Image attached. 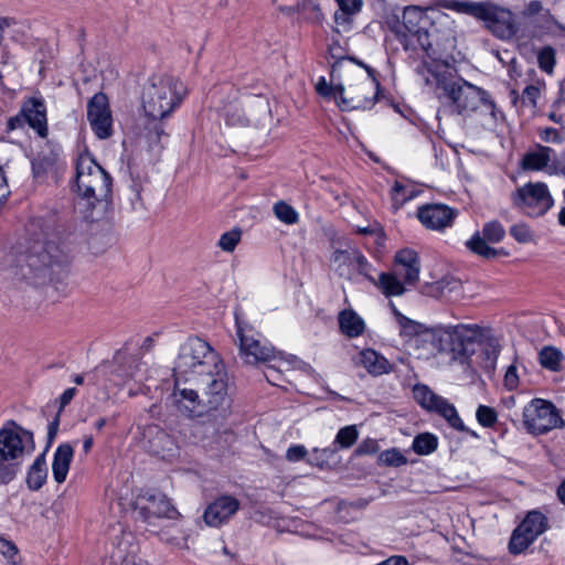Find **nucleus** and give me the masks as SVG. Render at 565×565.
<instances>
[{
    "label": "nucleus",
    "mask_w": 565,
    "mask_h": 565,
    "mask_svg": "<svg viewBox=\"0 0 565 565\" xmlns=\"http://www.w3.org/2000/svg\"><path fill=\"white\" fill-rule=\"evenodd\" d=\"M397 323L399 326L402 337L413 338L429 333L428 329L423 323L412 320L403 313L397 315Z\"/></svg>",
    "instance_id": "58836bf2"
},
{
    "label": "nucleus",
    "mask_w": 565,
    "mask_h": 565,
    "mask_svg": "<svg viewBox=\"0 0 565 565\" xmlns=\"http://www.w3.org/2000/svg\"><path fill=\"white\" fill-rule=\"evenodd\" d=\"M280 371L278 369V366H276L275 364H269L267 366V371L265 372V377L267 379V381L269 383H271L273 385H279L278 384V380L280 379Z\"/></svg>",
    "instance_id": "69168bd1"
},
{
    "label": "nucleus",
    "mask_w": 565,
    "mask_h": 565,
    "mask_svg": "<svg viewBox=\"0 0 565 565\" xmlns=\"http://www.w3.org/2000/svg\"><path fill=\"white\" fill-rule=\"evenodd\" d=\"M543 9V6H542V2L539 1V0H532L530 1L525 9H524V13L526 15H534V14H537L542 11Z\"/></svg>",
    "instance_id": "774afa93"
},
{
    "label": "nucleus",
    "mask_w": 565,
    "mask_h": 565,
    "mask_svg": "<svg viewBox=\"0 0 565 565\" xmlns=\"http://www.w3.org/2000/svg\"><path fill=\"white\" fill-rule=\"evenodd\" d=\"M55 230L53 216H35L28 222L23 241L4 258L3 266L11 277L40 285L51 281L71 263V248Z\"/></svg>",
    "instance_id": "f257e3e1"
},
{
    "label": "nucleus",
    "mask_w": 565,
    "mask_h": 565,
    "mask_svg": "<svg viewBox=\"0 0 565 565\" xmlns=\"http://www.w3.org/2000/svg\"><path fill=\"white\" fill-rule=\"evenodd\" d=\"M26 444L33 446V433L24 429L14 420H7L0 428V455L21 460Z\"/></svg>",
    "instance_id": "dca6fc26"
},
{
    "label": "nucleus",
    "mask_w": 565,
    "mask_h": 565,
    "mask_svg": "<svg viewBox=\"0 0 565 565\" xmlns=\"http://www.w3.org/2000/svg\"><path fill=\"white\" fill-rule=\"evenodd\" d=\"M223 363L218 353L198 337H190L180 348L174 365V376H183V381L196 380Z\"/></svg>",
    "instance_id": "20e7f679"
},
{
    "label": "nucleus",
    "mask_w": 565,
    "mask_h": 565,
    "mask_svg": "<svg viewBox=\"0 0 565 565\" xmlns=\"http://www.w3.org/2000/svg\"><path fill=\"white\" fill-rule=\"evenodd\" d=\"M347 61L354 63L355 65L365 70L367 76L362 82H360V88L362 90H373L380 88L377 72L373 67L354 56H348Z\"/></svg>",
    "instance_id": "a19ab883"
},
{
    "label": "nucleus",
    "mask_w": 565,
    "mask_h": 565,
    "mask_svg": "<svg viewBox=\"0 0 565 565\" xmlns=\"http://www.w3.org/2000/svg\"><path fill=\"white\" fill-rule=\"evenodd\" d=\"M355 275H361L372 284L376 285V280L373 276V266L362 253H360V256L355 258Z\"/></svg>",
    "instance_id": "de8ad7c7"
},
{
    "label": "nucleus",
    "mask_w": 565,
    "mask_h": 565,
    "mask_svg": "<svg viewBox=\"0 0 565 565\" xmlns=\"http://www.w3.org/2000/svg\"><path fill=\"white\" fill-rule=\"evenodd\" d=\"M274 215L284 224L294 225L299 222V213L294 206L280 200L273 206Z\"/></svg>",
    "instance_id": "ea45409f"
},
{
    "label": "nucleus",
    "mask_w": 565,
    "mask_h": 565,
    "mask_svg": "<svg viewBox=\"0 0 565 565\" xmlns=\"http://www.w3.org/2000/svg\"><path fill=\"white\" fill-rule=\"evenodd\" d=\"M241 238L242 230L235 227L228 232L223 233L218 239L217 245L223 252L232 253L236 248Z\"/></svg>",
    "instance_id": "a18cd8bd"
},
{
    "label": "nucleus",
    "mask_w": 565,
    "mask_h": 565,
    "mask_svg": "<svg viewBox=\"0 0 565 565\" xmlns=\"http://www.w3.org/2000/svg\"><path fill=\"white\" fill-rule=\"evenodd\" d=\"M476 418L483 427H494V408L486 405H479L476 412Z\"/></svg>",
    "instance_id": "8fccbe9b"
},
{
    "label": "nucleus",
    "mask_w": 565,
    "mask_h": 565,
    "mask_svg": "<svg viewBox=\"0 0 565 565\" xmlns=\"http://www.w3.org/2000/svg\"><path fill=\"white\" fill-rule=\"evenodd\" d=\"M510 233L519 243H529L533 238L531 230L525 224L513 225Z\"/></svg>",
    "instance_id": "603ef678"
},
{
    "label": "nucleus",
    "mask_w": 565,
    "mask_h": 565,
    "mask_svg": "<svg viewBox=\"0 0 565 565\" xmlns=\"http://www.w3.org/2000/svg\"><path fill=\"white\" fill-rule=\"evenodd\" d=\"M239 507L241 503L235 497L220 495L206 507L203 520L209 526H222L237 513Z\"/></svg>",
    "instance_id": "6ab92c4d"
},
{
    "label": "nucleus",
    "mask_w": 565,
    "mask_h": 565,
    "mask_svg": "<svg viewBox=\"0 0 565 565\" xmlns=\"http://www.w3.org/2000/svg\"><path fill=\"white\" fill-rule=\"evenodd\" d=\"M26 124L22 111L20 110L18 115L10 117L7 121V130L13 131L17 129H21Z\"/></svg>",
    "instance_id": "680f3d73"
},
{
    "label": "nucleus",
    "mask_w": 565,
    "mask_h": 565,
    "mask_svg": "<svg viewBox=\"0 0 565 565\" xmlns=\"http://www.w3.org/2000/svg\"><path fill=\"white\" fill-rule=\"evenodd\" d=\"M127 360L129 363V369L126 371H122V372L120 370H118L117 373L119 376H122L124 379H134L136 375L137 367H138L137 359L135 356L130 355L127 358Z\"/></svg>",
    "instance_id": "e2e57ef3"
},
{
    "label": "nucleus",
    "mask_w": 565,
    "mask_h": 565,
    "mask_svg": "<svg viewBox=\"0 0 565 565\" xmlns=\"http://www.w3.org/2000/svg\"><path fill=\"white\" fill-rule=\"evenodd\" d=\"M522 423L524 429L533 436L544 435L565 426L557 407L543 398H533L524 406Z\"/></svg>",
    "instance_id": "6e6552de"
},
{
    "label": "nucleus",
    "mask_w": 565,
    "mask_h": 565,
    "mask_svg": "<svg viewBox=\"0 0 565 565\" xmlns=\"http://www.w3.org/2000/svg\"><path fill=\"white\" fill-rule=\"evenodd\" d=\"M74 458V448L68 443L58 445L53 455L52 473L58 484L63 483L68 475Z\"/></svg>",
    "instance_id": "a878e982"
},
{
    "label": "nucleus",
    "mask_w": 565,
    "mask_h": 565,
    "mask_svg": "<svg viewBox=\"0 0 565 565\" xmlns=\"http://www.w3.org/2000/svg\"><path fill=\"white\" fill-rule=\"evenodd\" d=\"M438 447V438L430 433L417 435L412 444V449L420 456H427L434 452Z\"/></svg>",
    "instance_id": "4c0bfd02"
},
{
    "label": "nucleus",
    "mask_w": 565,
    "mask_h": 565,
    "mask_svg": "<svg viewBox=\"0 0 565 565\" xmlns=\"http://www.w3.org/2000/svg\"><path fill=\"white\" fill-rule=\"evenodd\" d=\"M449 337L454 359L465 363L476 353L477 345L491 347L493 330L479 324H457L451 328Z\"/></svg>",
    "instance_id": "1a4fd4ad"
},
{
    "label": "nucleus",
    "mask_w": 565,
    "mask_h": 565,
    "mask_svg": "<svg viewBox=\"0 0 565 565\" xmlns=\"http://www.w3.org/2000/svg\"><path fill=\"white\" fill-rule=\"evenodd\" d=\"M358 248L335 249L331 255V264L337 274L345 279L352 280L355 276V258L360 256Z\"/></svg>",
    "instance_id": "393cba45"
},
{
    "label": "nucleus",
    "mask_w": 565,
    "mask_h": 565,
    "mask_svg": "<svg viewBox=\"0 0 565 565\" xmlns=\"http://www.w3.org/2000/svg\"><path fill=\"white\" fill-rule=\"evenodd\" d=\"M0 553L4 557L12 559L18 554V548L13 542L0 539Z\"/></svg>",
    "instance_id": "052dcab7"
},
{
    "label": "nucleus",
    "mask_w": 565,
    "mask_h": 565,
    "mask_svg": "<svg viewBox=\"0 0 565 565\" xmlns=\"http://www.w3.org/2000/svg\"><path fill=\"white\" fill-rule=\"evenodd\" d=\"M477 359L479 364L487 371H494V358L491 355V351L488 348H484L478 355Z\"/></svg>",
    "instance_id": "13d9d810"
},
{
    "label": "nucleus",
    "mask_w": 565,
    "mask_h": 565,
    "mask_svg": "<svg viewBox=\"0 0 565 565\" xmlns=\"http://www.w3.org/2000/svg\"><path fill=\"white\" fill-rule=\"evenodd\" d=\"M516 31L514 14L510 10L497 7V38L510 39Z\"/></svg>",
    "instance_id": "2f4dec72"
},
{
    "label": "nucleus",
    "mask_w": 565,
    "mask_h": 565,
    "mask_svg": "<svg viewBox=\"0 0 565 565\" xmlns=\"http://www.w3.org/2000/svg\"><path fill=\"white\" fill-rule=\"evenodd\" d=\"M307 455V449L302 445H292L286 451V459L290 462L302 460Z\"/></svg>",
    "instance_id": "5fc2aeb1"
},
{
    "label": "nucleus",
    "mask_w": 565,
    "mask_h": 565,
    "mask_svg": "<svg viewBox=\"0 0 565 565\" xmlns=\"http://www.w3.org/2000/svg\"><path fill=\"white\" fill-rule=\"evenodd\" d=\"M359 363L373 376L388 374L393 370V365L388 360L373 349L361 351Z\"/></svg>",
    "instance_id": "bb28decb"
},
{
    "label": "nucleus",
    "mask_w": 565,
    "mask_h": 565,
    "mask_svg": "<svg viewBox=\"0 0 565 565\" xmlns=\"http://www.w3.org/2000/svg\"><path fill=\"white\" fill-rule=\"evenodd\" d=\"M174 377L175 383L172 396L179 412L189 417H200L210 413L206 401L201 398L195 390L188 387L180 388V381L183 380V376Z\"/></svg>",
    "instance_id": "a211bd4d"
},
{
    "label": "nucleus",
    "mask_w": 565,
    "mask_h": 565,
    "mask_svg": "<svg viewBox=\"0 0 565 565\" xmlns=\"http://www.w3.org/2000/svg\"><path fill=\"white\" fill-rule=\"evenodd\" d=\"M347 50L341 44L339 39H332V42L328 46V54L334 61L331 65L330 76L333 81L337 76H340L344 67V62H347L348 55L345 54Z\"/></svg>",
    "instance_id": "f704fd0d"
},
{
    "label": "nucleus",
    "mask_w": 565,
    "mask_h": 565,
    "mask_svg": "<svg viewBox=\"0 0 565 565\" xmlns=\"http://www.w3.org/2000/svg\"><path fill=\"white\" fill-rule=\"evenodd\" d=\"M339 9L347 13H359L362 10V0H335Z\"/></svg>",
    "instance_id": "4d7b16f0"
},
{
    "label": "nucleus",
    "mask_w": 565,
    "mask_h": 565,
    "mask_svg": "<svg viewBox=\"0 0 565 565\" xmlns=\"http://www.w3.org/2000/svg\"><path fill=\"white\" fill-rule=\"evenodd\" d=\"M503 384L510 391H512V390L518 387V385H519V375H518V372H516V367L514 365H510L507 369L504 377H503Z\"/></svg>",
    "instance_id": "bf43d9fd"
},
{
    "label": "nucleus",
    "mask_w": 565,
    "mask_h": 565,
    "mask_svg": "<svg viewBox=\"0 0 565 565\" xmlns=\"http://www.w3.org/2000/svg\"><path fill=\"white\" fill-rule=\"evenodd\" d=\"M22 461L0 455V487L8 486L14 481L21 472Z\"/></svg>",
    "instance_id": "c9c22d12"
},
{
    "label": "nucleus",
    "mask_w": 565,
    "mask_h": 565,
    "mask_svg": "<svg viewBox=\"0 0 565 565\" xmlns=\"http://www.w3.org/2000/svg\"><path fill=\"white\" fill-rule=\"evenodd\" d=\"M555 55V50L552 46L546 45L542 47L537 54V62L540 68L546 72L547 74H552L556 63Z\"/></svg>",
    "instance_id": "49530a36"
},
{
    "label": "nucleus",
    "mask_w": 565,
    "mask_h": 565,
    "mask_svg": "<svg viewBox=\"0 0 565 565\" xmlns=\"http://www.w3.org/2000/svg\"><path fill=\"white\" fill-rule=\"evenodd\" d=\"M355 13H347L339 9V11L334 12L333 19L337 25L345 26L351 25L352 23V15Z\"/></svg>",
    "instance_id": "0e129e2a"
},
{
    "label": "nucleus",
    "mask_w": 565,
    "mask_h": 565,
    "mask_svg": "<svg viewBox=\"0 0 565 565\" xmlns=\"http://www.w3.org/2000/svg\"><path fill=\"white\" fill-rule=\"evenodd\" d=\"M30 128H32L39 137L46 138L49 134L46 105L44 99L39 96L28 98L20 109Z\"/></svg>",
    "instance_id": "4be33fe9"
},
{
    "label": "nucleus",
    "mask_w": 565,
    "mask_h": 565,
    "mask_svg": "<svg viewBox=\"0 0 565 565\" xmlns=\"http://www.w3.org/2000/svg\"><path fill=\"white\" fill-rule=\"evenodd\" d=\"M512 201L518 209L531 217L543 216L554 206V199L544 182H527L518 188L512 194Z\"/></svg>",
    "instance_id": "9b49d317"
},
{
    "label": "nucleus",
    "mask_w": 565,
    "mask_h": 565,
    "mask_svg": "<svg viewBox=\"0 0 565 565\" xmlns=\"http://www.w3.org/2000/svg\"><path fill=\"white\" fill-rule=\"evenodd\" d=\"M555 151L546 146H537L534 150L526 152L522 158L524 170L541 171L546 169L547 173L557 172L554 166Z\"/></svg>",
    "instance_id": "b1692460"
},
{
    "label": "nucleus",
    "mask_w": 565,
    "mask_h": 565,
    "mask_svg": "<svg viewBox=\"0 0 565 565\" xmlns=\"http://www.w3.org/2000/svg\"><path fill=\"white\" fill-rule=\"evenodd\" d=\"M545 87L544 83L537 82L534 85H529L523 89L522 100L523 103H527L532 107L536 106L537 99L541 95V88Z\"/></svg>",
    "instance_id": "3c124183"
},
{
    "label": "nucleus",
    "mask_w": 565,
    "mask_h": 565,
    "mask_svg": "<svg viewBox=\"0 0 565 565\" xmlns=\"http://www.w3.org/2000/svg\"><path fill=\"white\" fill-rule=\"evenodd\" d=\"M76 191L87 202V210L97 202L108 203L113 179L89 154H81L76 160Z\"/></svg>",
    "instance_id": "39448f33"
},
{
    "label": "nucleus",
    "mask_w": 565,
    "mask_h": 565,
    "mask_svg": "<svg viewBox=\"0 0 565 565\" xmlns=\"http://www.w3.org/2000/svg\"><path fill=\"white\" fill-rule=\"evenodd\" d=\"M379 463L386 467H401L407 463V458L399 449L391 448L380 454Z\"/></svg>",
    "instance_id": "c03bdc74"
},
{
    "label": "nucleus",
    "mask_w": 565,
    "mask_h": 565,
    "mask_svg": "<svg viewBox=\"0 0 565 565\" xmlns=\"http://www.w3.org/2000/svg\"><path fill=\"white\" fill-rule=\"evenodd\" d=\"M414 399L426 411L434 412L446 419L450 427L458 431L466 433L471 437L479 438L478 434L468 428L460 416L454 404L449 403L443 396L434 393L425 384H416L413 387Z\"/></svg>",
    "instance_id": "9d476101"
},
{
    "label": "nucleus",
    "mask_w": 565,
    "mask_h": 565,
    "mask_svg": "<svg viewBox=\"0 0 565 565\" xmlns=\"http://www.w3.org/2000/svg\"><path fill=\"white\" fill-rule=\"evenodd\" d=\"M47 465L45 451L38 455L26 472L25 482L31 491H39L46 482Z\"/></svg>",
    "instance_id": "cd10ccee"
},
{
    "label": "nucleus",
    "mask_w": 565,
    "mask_h": 565,
    "mask_svg": "<svg viewBox=\"0 0 565 565\" xmlns=\"http://www.w3.org/2000/svg\"><path fill=\"white\" fill-rule=\"evenodd\" d=\"M338 321L341 332L349 338H358L365 330L363 319L352 309L340 311Z\"/></svg>",
    "instance_id": "c85d7f7f"
},
{
    "label": "nucleus",
    "mask_w": 565,
    "mask_h": 565,
    "mask_svg": "<svg viewBox=\"0 0 565 565\" xmlns=\"http://www.w3.org/2000/svg\"><path fill=\"white\" fill-rule=\"evenodd\" d=\"M359 438V431L355 425H348L340 428L335 435L333 445L339 448L348 449L352 447Z\"/></svg>",
    "instance_id": "79ce46f5"
},
{
    "label": "nucleus",
    "mask_w": 565,
    "mask_h": 565,
    "mask_svg": "<svg viewBox=\"0 0 565 565\" xmlns=\"http://www.w3.org/2000/svg\"><path fill=\"white\" fill-rule=\"evenodd\" d=\"M77 390L75 387L66 388L62 395L60 396V409L61 413L63 408L71 403V401L74 398Z\"/></svg>",
    "instance_id": "338daca9"
},
{
    "label": "nucleus",
    "mask_w": 565,
    "mask_h": 565,
    "mask_svg": "<svg viewBox=\"0 0 565 565\" xmlns=\"http://www.w3.org/2000/svg\"><path fill=\"white\" fill-rule=\"evenodd\" d=\"M467 15L484 22L486 28L494 32V4L491 1H470Z\"/></svg>",
    "instance_id": "7c9ffc66"
},
{
    "label": "nucleus",
    "mask_w": 565,
    "mask_h": 565,
    "mask_svg": "<svg viewBox=\"0 0 565 565\" xmlns=\"http://www.w3.org/2000/svg\"><path fill=\"white\" fill-rule=\"evenodd\" d=\"M394 273H381L376 285L386 297L402 296L405 292V282H402Z\"/></svg>",
    "instance_id": "72a5a7b5"
},
{
    "label": "nucleus",
    "mask_w": 565,
    "mask_h": 565,
    "mask_svg": "<svg viewBox=\"0 0 565 565\" xmlns=\"http://www.w3.org/2000/svg\"><path fill=\"white\" fill-rule=\"evenodd\" d=\"M60 154L55 151L47 153L41 152L32 161V171L34 177L42 178L47 174L55 175L60 170Z\"/></svg>",
    "instance_id": "c756f323"
},
{
    "label": "nucleus",
    "mask_w": 565,
    "mask_h": 565,
    "mask_svg": "<svg viewBox=\"0 0 565 565\" xmlns=\"http://www.w3.org/2000/svg\"><path fill=\"white\" fill-rule=\"evenodd\" d=\"M130 174H131V183L129 185V191H130L129 200H130L131 209L134 211L145 210L146 205H145V201L141 196V193L143 191V181L140 178L135 179L132 177V172H130Z\"/></svg>",
    "instance_id": "37998d69"
},
{
    "label": "nucleus",
    "mask_w": 565,
    "mask_h": 565,
    "mask_svg": "<svg viewBox=\"0 0 565 565\" xmlns=\"http://www.w3.org/2000/svg\"><path fill=\"white\" fill-rule=\"evenodd\" d=\"M188 95L185 85L171 75L152 76L142 90L141 104L147 121L141 139L149 150L160 153L169 140L164 119L180 107Z\"/></svg>",
    "instance_id": "f03ea898"
},
{
    "label": "nucleus",
    "mask_w": 565,
    "mask_h": 565,
    "mask_svg": "<svg viewBox=\"0 0 565 565\" xmlns=\"http://www.w3.org/2000/svg\"><path fill=\"white\" fill-rule=\"evenodd\" d=\"M564 359L563 352L552 345H545L539 352L540 364L542 367L552 372L561 371Z\"/></svg>",
    "instance_id": "473e14b6"
},
{
    "label": "nucleus",
    "mask_w": 565,
    "mask_h": 565,
    "mask_svg": "<svg viewBox=\"0 0 565 565\" xmlns=\"http://www.w3.org/2000/svg\"><path fill=\"white\" fill-rule=\"evenodd\" d=\"M334 89L341 98L342 103L351 109L372 108L375 105L381 92V87L373 90H362L360 88V83L358 85L350 84L348 88H345L342 84H337Z\"/></svg>",
    "instance_id": "412c9836"
},
{
    "label": "nucleus",
    "mask_w": 565,
    "mask_h": 565,
    "mask_svg": "<svg viewBox=\"0 0 565 565\" xmlns=\"http://www.w3.org/2000/svg\"><path fill=\"white\" fill-rule=\"evenodd\" d=\"M87 121L94 135L106 140L114 134V120L109 99L106 94L99 92L87 102Z\"/></svg>",
    "instance_id": "2eb2a0df"
},
{
    "label": "nucleus",
    "mask_w": 565,
    "mask_h": 565,
    "mask_svg": "<svg viewBox=\"0 0 565 565\" xmlns=\"http://www.w3.org/2000/svg\"><path fill=\"white\" fill-rule=\"evenodd\" d=\"M426 17L420 8L406 7L402 14V22L395 28L397 41L405 51L422 50L433 62H446V57L434 45L431 34L423 25Z\"/></svg>",
    "instance_id": "423d86ee"
},
{
    "label": "nucleus",
    "mask_w": 565,
    "mask_h": 565,
    "mask_svg": "<svg viewBox=\"0 0 565 565\" xmlns=\"http://www.w3.org/2000/svg\"><path fill=\"white\" fill-rule=\"evenodd\" d=\"M377 441L373 438H366L358 445V447L354 450V455L358 457L365 455H374L375 452H377Z\"/></svg>",
    "instance_id": "864d4df0"
},
{
    "label": "nucleus",
    "mask_w": 565,
    "mask_h": 565,
    "mask_svg": "<svg viewBox=\"0 0 565 565\" xmlns=\"http://www.w3.org/2000/svg\"><path fill=\"white\" fill-rule=\"evenodd\" d=\"M236 337L238 340L239 356L246 363H270L284 361V353L277 351L267 340L247 322L241 309H235Z\"/></svg>",
    "instance_id": "0eeeda50"
},
{
    "label": "nucleus",
    "mask_w": 565,
    "mask_h": 565,
    "mask_svg": "<svg viewBox=\"0 0 565 565\" xmlns=\"http://www.w3.org/2000/svg\"><path fill=\"white\" fill-rule=\"evenodd\" d=\"M494 221L487 222L481 230H477L466 242V249L473 256L490 260L494 258Z\"/></svg>",
    "instance_id": "aec40b11"
},
{
    "label": "nucleus",
    "mask_w": 565,
    "mask_h": 565,
    "mask_svg": "<svg viewBox=\"0 0 565 565\" xmlns=\"http://www.w3.org/2000/svg\"><path fill=\"white\" fill-rule=\"evenodd\" d=\"M298 14H300L306 22H310L313 24H321L324 20V15L321 11V8L316 0L299 1Z\"/></svg>",
    "instance_id": "e433bc0d"
},
{
    "label": "nucleus",
    "mask_w": 565,
    "mask_h": 565,
    "mask_svg": "<svg viewBox=\"0 0 565 565\" xmlns=\"http://www.w3.org/2000/svg\"><path fill=\"white\" fill-rule=\"evenodd\" d=\"M458 214L457 209L444 203H426L416 211L418 221L426 230L439 233L452 227Z\"/></svg>",
    "instance_id": "f3484780"
},
{
    "label": "nucleus",
    "mask_w": 565,
    "mask_h": 565,
    "mask_svg": "<svg viewBox=\"0 0 565 565\" xmlns=\"http://www.w3.org/2000/svg\"><path fill=\"white\" fill-rule=\"evenodd\" d=\"M196 380L204 385V399L210 412H226L231 399L227 394L228 376L224 363L211 371V374H205Z\"/></svg>",
    "instance_id": "4468645a"
},
{
    "label": "nucleus",
    "mask_w": 565,
    "mask_h": 565,
    "mask_svg": "<svg viewBox=\"0 0 565 565\" xmlns=\"http://www.w3.org/2000/svg\"><path fill=\"white\" fill-rule=\"evenodd\" d=\"M548 529V519L539 510L527 512L523 521L513 530L509 541V552L519 555Z\"/></svg>",
    "instance_id": "ddd939ff"
},
{
    "label": "nucleus",
    "mask_w": 565,
    "mask_h": 565,
    "mask_svg": "<svg viewBox=\"0 0 565 565\" xmlns=\"http://www.w3.org/2000/svg\"><path fill=\"white\" fill-rule=\"evenodd\" d=\"M338 451V447L335 445H332L331 447H326L323 449H315L313 452L316 455V458L319 460V465L322 466L323 463H328L333 457L335 456Z\"/></svg>",
    "instance_id": "6e6d98bb"
},
{
    "label": "nucleus",
    "mask_w": 565,
    "mask_h": 565,
    "mask_svg": "<svg viewBox=\"0 0 565 565\" xmlns=\"http://www.w3.org/2000/svg\"><path fill=\"white\" fill-rule=\"evenodd\" d=\"M448 62L422 63L416 67V74L426 85L435 86L437 97L452 113L468 114L480 105L490 104L491 115L494 116V105L489 100V94L471 83L455 77L447 71Z\"/></svg>",
    "instance_id": "7ed1b4c3"
},
{
    "label": "nucleus",
    "mask_w": 565,
    "mask_h": 565,
    "mask_svg": "<svg viewBox=\"0 0 565 565\" xmlns=\"http://www.w3.org/2000/svg\"><path fill=\"white\" fill-rule=\"evenodd\" d=\"M394 271L403 277L404 282L415 285L419 279L420 262L417 252L403 248L395 254Z\"/></svg>",
    "instance_id": "5701e85b"
},
{
    "label": "nucleus",
    "mask_w": 565,
    "mask_h": 565,
    "mask_svg": "<svg viewBox=\"0 0 565 565\" xmlns=\"http://www.w3.org/2000/svg\"><path fill=\"white\" fill-rule=\"evenodd\" d=\"M135 511L138 519L148 525H153L156 519L178 520L182 516L166 494L152 491L137 497Z\"/></svg>",
    "instance_id": "f8f14e48"
},
{
    "label": "nucleus",
    "mask_w": 565,
    "mask_h": 565,
    "mask_svg": "<svg viewBox=\"0 0 565 565\" xmlns=\"http://www.w3.org/2000/svg\"><path fill=\"white\" fill-rule=\"evenodd\" d=\"M470 1L468 0H437L436 7L461 14H468Z\"/></svg>",
    "instance_id": "09e8293b"
}]
</instances>
